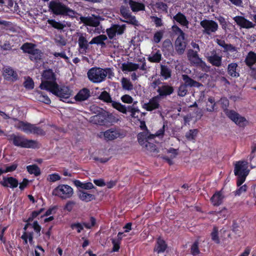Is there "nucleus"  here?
<instances>
[{
  "instance_id": "obj_1",
  "label": "nucleus",
  "mask_w": 256,
  "mask_h": 256,
  "mask_svg": "<svg viewBox=\"0 0 256 256\" xmlns=\"http://www.w3.org/2000/svg\"><path fill=\"white\" fill-rule=\"evenodd\" d=\"M43 78L40 88L41 90L50 92L54 95L62 98H68L71 96V90L66 86L60 87L56 82V74L51 69L44 71L42 74Z\"/></svg>"
},
{
  "instance_id": "obj_2",
  "label": "nucleus",
  "mask_w": 256,
  "mask_h": 256,
  "mask_svg": "<svg viewBox=\"0 0 256 256\" xmlns=\"http://www.w3.org/2000/svg\"><path fill=\"white\" fill-rule=\"evenodd\" d=\"M248 164L247 161L240 160L234 165V174L237 177L236 186H240L245 182L246 176L249 174Z\"/></svg>"
},
{
  "instance_id": "obj_3",
  "label": "nucleus",
  "mask_w": 256,
  "mask_h": 256,
  "mask_svg": "<svg viewBox=\"0 0 256 256\" xmlns=\"http://www.w3.org/2000/svg\"><path fill=\"white\" fill-rule=\"evenodd\" d=\"M48 7L51 12L56 15L68 16L74 18L76 14L74 10L59 1H50Z\"/></svg>"
},
{
  "instance_id": "obj_4",
  "label": "nucleus",
  "mask_w": 256,
  "mask_h": 256,
  "mask_svg": "<svg viewBox=\"0 0 256 256\" xmlns=\"http://www.w3.org/2000/svg\"><path fill=\"white\" fill-rule=\"evenodd\" d=\"M8 140L10 142H12L14 146L22 148H35L37 146L36 140H28L22 135L12 134L8 136Z\"/></svg>"
},
{
  "instance_id": "obj_5",
  "label": "nucleus",
  "mask_w": 256,
  "mask_h": 256,
  "mask_svg": "<svg viewBox=\"0 0 256 256\" xmlns=\"http://www.w3.org/2000/svg\"><path fill=\"white\" fill-rule=\"evenodd\" d=\"M110 70L109 68H92L88 72V77L92 82L99 83L106 79Z\"/></svg>"
},
{
  "instance_id": "obj_6",
  "label": "nucleus",
  "mask_w": 256,
  "mask_h": 256,
  "mask_svg": "<svg viewBox=\"0 0 256 256\" xmlns=\"http://www.w3.org/2000/svg\"><path fill=\"white\" fill-rule=\"evenodd\" d=\"M126 136V132L118 126H114L103 132V136L106 141H112L117 138H122Z\"/></svg>"
},
{
  "instance_id": "obj_7",
  "label": "nucleus",
  "mask_w": 256,
  "mask_h": 256,
  "mask_svg": "<svg viewBox=\"0 0 256 256\" xmlns=\"http://www.w3.org/2000/svg\"><path fill=\"white\" fill-rule=\"evenodd\" d=\"M73 194V190L67 184H60L52 191V194L62 199L70 198Z\"/></svg>"
},
{
  "instance_id": "obj_8",
  "label": "nucleus",
  "mask_w": 256,
  "mask_h": 256,
  "mask_svg": "<svg viewBox=\"0 0 256 256\" xmlns=\"http://www.w3.org/2000/svg\"><path fill=\"white\" fill-rule=\"evenodd\" d=\"M200 25L203 28L202 33L208 36L216 32L218 28L217 22L212 20L204 19L200 21Z\"/></svg>"
},
{
  "instance_id": "obj_9",
  "label": "nucleus",
  "mask_w": 256,
  "mask_h": 256,
  "mask_svg": "<svg viewBox=\"0 0 256 256\" xmlns=\"http://www.w3.org/2000/svg\"><path fill=\"white\" fill-rule=\"evenodd\" d=\"M228 114V118L240 127L244 128L248 123V120L244 116H240L234 110L230 111Z\"/></svg>"
},
{
  "instance_id": "obj_10",
  "label": "nucleus",
  "mask_w": 256,
  "mask_h": 256,
  "mask_svg": "<svg viewBox=\"0 0 256 256\" xmlns=\"http://www.w3.org/2000/svg\"><path fill=\"white\" fill-rule=\"evenodd\" d=\"M90 222H83L82 223L74 222L70 224V228L72 230H76L78 233H80L83 230L84 226L87 229H90L96 224V219L94 216L90 218Z\"/></svg>"
},
{
  "instance_id": "obj_11",
  "label": "nucleus",
  "mask_w": 256,
  "mask_h": 256,
  "mask_svg": "<svg viewBox=\"0 0 256 256\" xmlns=\"http://www.w3.org/2000/svg\"><path fill=\"white\" fill-rule=\"evenodd\" d=\"M156 91L158 94L156 96L160 99L164 98L172 94L174 92V88L173 86L166 82H163L161 86H158Z\"/></svg>"
},
{
  "instance_id": "obj_12",
  "label": "nucleus",
  "mask_w": 256,
  "mask_h": 256,
  "mask_svg": "<svg viewBox=\"0 0 256 256\" xmlns=\"http://www.w3.org/2000/svg\"><path fill=\"white\" fill-rule=\"evenodd\" d=\"M101 18L98 16L92 15V16H81L80 21L85 25L92 27H97L100 24Z\"/></svg>"
},
{
  "instance_id": "obj_13",
  "label": "nucleus",
  "mask_w": 256,
  "mask_h": 256,
  "mask_svg": "<svg viewBox=\"0 0 256 256\" xmlns=\"http://www.w3.org/2000/svg\"><path fill=\"white\" fill-rule=\"evenodd\" d=\"M126 26L124 25L120 26L118 24H112L110 28H107L106 32L108 38L112 39L116 34H122L124 32Z\"/></svg>"
},
{
  "instance_id": "obj_14",
  "label": "nucleus",
  "mask_w": 256,
  "mask_h": 256,
  "mask_svg": "<svg viewBox=\"0 0 256 256\" xmlns=\"http://www.w3.org/2000/svg\"><path fill=\"white\" fill-rule=\"evenodd\" d=\"M18 180L13 176H3L2 180L0 182V185L4 188H15L18 186Z\"/></svg>"
},
{
  "instance_id": "obj_15",
  "label": "nucleus",
  "mask_w": 256,
  "mask_h": 256,
  "mask_svg": "<svg viewBox=\"0 0 256 256\" xmlns=\"http://www.w3.org/2000/svg\"><path fill=\"white\" fill-rule=\"evenodd\" d=\"M3 75L5 79L8 81L16 82L18 79L16 72L10 66L4 68Z\"/></svg>"
},
{
  "instance_id": "obj_16",
  "label": "nucleus",
  "mask_w": 256,
  "mask_h": 256,
  "mask_svg": "<svg viewBox=\"0 0 256 256\" xmlns=\"http://www.w3.org/2000/svg\"><path fill=\"white\" fill-rule=\"evenodd\" d=\"M211 54L207 56L208 61L213 66L219 67L222 63V56L217 54L216 50H213L210 52Z\"/></svg>"
},
{
  "instance_id": "obj_17",
  "label": "nucleus",
  "mask_w": 256,
  "mask_h": 256,
  "mask_svg": "<svg viewBox=\"0 0 256 256\" xmlns=\"http://www.w3.org/2000/svg\"><path fill=\"white\" fill-rule=\"evenodd\" d=\"M159 99L160 98L156 96L152 97L149 100L148 103L144 104L142 108L149 112L158 109L160 107Z\"/></svg>"
},
{
  "instance_id": "obj_18",
  "label": "nucleus",
  "mask_w": 256,
  "mask_h": 256,
  "mask_svg": "<svg viewBox=\"0 0 256 256\" xmlns=\"http://www.w3.org/2000/svg\"><path fill=\"white\" fill-rule=\"evenodd\" d=\"M234 20L236 24L241 28H254V24L252 22L246 19L244 16H236L234 18Z\"/></svg>"
},
{
  "instance_id": "obj_19",
  "label": "nucleus",
  "mask_w": 256,
  "mask_h": 256,
  "mask_svg": "<svg viewBox=\"0 0 256 256\" xmlns=\"http://www.w3.org/2000/svg\"><path fill=\"white\" fill-rule=\"evenodd\" d=\"M90 96V92L88 88L80 90L74 96V98L76 102H83L87 100Z\"/></svg>"
},
{
  "instance_id": "obj_20",
  "label": "nucleus",
  "mask_w": 256,
  "mask_h": 256,
  "mask_svg": "<svg viewBox=\"0 0 256 256\" xmlns=\"http://www.w3.org/2000/svg\"><path fill=\"white\" fill-rule=\"evenodd\" d=\"M184 36H178L175 42V48L178 54H182L186 48V44L184 42Z\"/></svg>"
},
{
  "instance_id": "obj_21",
  "label": "nucleus",
  "mask_w": 256,
  "mask_h": 256,
  "mask_svg": "<svg viewBox=\"0 0 256 256\" xmlns=\"http://www.w3.org/2000/svg\"><path fill=\"white\" fill-rule=\"evenodd\" d=\"M167 248L168 244L166 241L161 238L159 237L156 240L154 248V251L157 252L158 254L163 253L165 252Z\"/></svg>"
},
{
  "instance_id": "obj_22",
  "label": "nucleus",
  "mask_w": 256,
  "mask_h": 256,
  "mask_svg": "<svg viewBox=\"0 0 256 256\" xmlns=\"http://www.w3.org/2000/svg\"><path fill=\"white\" fill-rule=\"evenodd\" d=\"M246 64L252 70H254L252 66L256 63V53L253 51L249 52L244 60Z\"/></svg>"
},
{
  "instance_id": "obj_23",
  "label": "nucleus",
  "mask_w": 256,
  "mask_h": 256,
  "mask_svg": "<svg viewBox=\"0 0 256 256\" xmlns=\"http://www.w3.org/2000/svg\"><path fill=\"white\" fill-rule=\"evenodd\" d=\"M90 121L99 125L106 124V111L99 112L98 114L90 117Z\"/></svg>"
},
{
  "instance_id": "obj_24",
  "label": "nucleus",
  "mask_w": 256,
  "mask_h": 256,
  "mask_svg": "<svg viewBox=\"0 0 256 256\" xmlns=\"http://www.w3.org/2000/svg\"><path fill=\"white\" fill-rule=\"evenodd\" d=\"M228 74L231 77L237 78L240 76L238 64L236 62H232L228 64L227 68Z\"/></svg>"
},
{
  "instance_id": "obj_25",
  "label": "nucleus",
  "mask_w": 256,
  "mask_h": 256,
  "mask_svg": "<svg viewBox=\"0 0 256 256\" xmlns=\"http://www.w3.org/2000/svg\"><path fill=\"white\" fill-rule=\"evenodd\" d=\"M224 196L222 190L216 192L210 198V201L214 206H219L223 201Z\"/></svg>"
},
{
  "instance_id": "obj_26",
  "label": "nucleus",
  "mask_w": 256,
  "mask_h": 256,
  "mask_svg": "<svg viewBox=\"0 0 256 256\" xmlns=\"http://www.w3.org/2000/svg\"><path fill=\"white\" fill-rule=\"evenodd\" d=\"M108 39L107 36L104 34H100L96 36L93 38L92 40L90 42L89 44H96L100 45L102 48H106V44L104 42Z\"/></svg>"
},
{
  "instance_id": "obj_27",
  "label": "nucleus",
  "mask_w": 256,
  "mask_h": 256,
  "mask_svg": "<svg viewBox=\"0 0 256 256\" xmlns=\"http://www.w3.org/2000/svg\"><path fill=\"white\" fill-rule=\"evenodd\" d=\"M128 3L133 12H138L145 10V5L142 2L129 0Z\"/></svg>"
},
{
  "instance_id": "obj_28",
  "label": "nucleus",
  "mask_w": 256,
  "mask_h": 256,
  "mask_svg": "<svg viewBox=\"0 0 256 256\" xmlns=\"http://www.w3.org/2000/svg\"><path fill=\"white\" fill-rule=\"evenodd\" d=\"M139 68V64L132 62H127L122 64L121 70L123 72H134Z\"/></svg>"
},
{
  "instance_id": "obj_29",
  "label": "nucleus",
  "mask_w": 256,
  "mask_h": 256,
  "mask_svg": "<svg viewBox=\"0 0 256 256\" xmlns=\"http://www.w3.org/2000/svg\"><path fill=\"white\" fill-rule=\"evenodd\" d=\"M182 78L183 80L184 81V84H185L188 87H199L201 84L194 80L192 78H190L188 75L187 74H182Z\"/></svg>"
},
{
  "instance_id": "obj_30",
  "label": "nucleus",
  "mask_w": 256,
  "mask_h": 256,
  "mask_svg": "<svg viewBox=\"0 0 256 256\" xmlns=\"http://www.w3.org/2000/svg\"><path fill=\"white\" fill-rule=\"evenodd\" d=\"M216 43L218 45L224 48V52H236V48L232 44H226L224 40H216Z\"/></svg>"
},
{
  "instance_id": "obj_31",
  "label": "nucleus",
  "mask_w": 256,
  "mask_h": 256,
  "mask_svg": "<svg viewBox=\"0 0 256 256\" xmlns=\"http://www.w3.org/2000/svg\"><path fill=\"white\" fill-rule=\"evenodd\" d=\"M32 126V124L23 121H19L18 124L17 128L21 130L25 133L31 134Z\"/></svg>"
},
{
  "instance_id": "obj_32",
  "label": "nucleus",
  "mask_w": 256,
  "mask_h": 256,
  "mask_svg": "<svg viewBox=\"0 0 256 256\" xmlns=\"http://www.w3.org/2000/svg\"><path fill=\"white\" fill-rule=\"evenodd\" d=\"M42 52L40 50L36 48L30 54L29 58L33 62H38L42 60Z\"/></svg>"
},
{
  "instance_id": "obj_33",
  "label": "nucleus",
  "mask_w": 256,
  "mask_h": 256,
  "mask_svg": "<svg viewBox=\"0 0 256 256\" xmlns=\"http://www.w3.org/2000/svg\"><path fill=\"white\" fill-rule=\"evenodd\" d=\"M78 196L80 200L86 202H90L96 198L94 195L88 194L82 190H80Z\"/></svg>"
},
{
  "instance_id": "obj_34",
  "label": "nucleus",
  "mask_w": 256,
  "mask_h": 256,
  "mask_svg": "<svg viewBox=\"0 0 256 256\" xmlns=\"http://www.w3.org/2000/svg\"><path fill=\"white\" fill-rule=\"evenodd\" d=\"M174 18L178 22L184 26H187L188 24V21L186 16L180 12H178L174 16Z\"/></svg>"
},
{
  "instance_id": "obj_35",
  "label": "nucleus",
  "mask_w": 256,
  "mask_h": 256,
  "mask_svg": "<svg viewBox=\"0 0 256 256\" xmlns=\"http://www.w3.org/2000/svg\"><path fill=\"white\" fill-rule=\"evenodd\" d=\"M36 45L30 42L24 43L20 47V49L24 53H27L30 54L36 49Z\"/></svg>"
},
{
  "instance_id": "obj_36",
  "label": "nucleus",
  "mask_w": 256,
  "mask_h": 256,
  "mask_svg": "<svg viewBox=\"0 0 256 256\" xmlns=\"http://www.w3.org/2000/svg\"><path fill=\"white\" fill-rule=\"evenodd\" d=\"M162 56L160 50H157L154 53H152L148 58V60L150 62L158 63L162 60Z\"/></svg>"
},
{
  "instance_id": "obj_37",
  "label": "nucleus",
  "mask_w": 256,
  "mask_h": 256,
  "mask_svg": "<svg viewBox=\"0 0 256 256\" xmlns=\"http://www.w3.org/2000/svg\"><path fill=\"white\" fill-rule=\"evenodd\" d=\"M160 74L165 80H167L170 78L172 71L167 66L162 64L160 66Z\"/></svg>"
},
{
  "instance_id": "obj_38",
  "label": "nucleus",
  "mask_w": 256,
  "mask_h": 256,
  "mask_svg": "<svg viewBox=\"0 0 256 256\" xmlns=\"http://www.w3.org/2000/svg\"><path fill=\"white\" fill-rule=\"evenodd\" d=\"M216 109L217 107L216 106L214 98L212 96L209 97L206 103V110L209 112H212Z\"/></svg>"
},
{
  "instance_id": "obj_39",
  "label": "nucleus",
  "mask_w": 256,
  "mask_h": 256,
  "mask_svg": "<svg viewBox=\"0 0 256 256\" xmlns=\"http://www.w3.org/2000/svg\"><path fill=\"white\" fill-rule=\"evenodd\" d=\"M211 239L216 244L220 243V238L218 236V228L216 226H214L210 234Z\"/></svg>"
},
{
  "instance_id": "obj_40",
  "label": "nucleus",
  "mask_w": 256,
  "mask_h": 256,
  "mask_svg": "<svg viewBox=\"0 0 256 256\" xmlns=\"http://www.w3.org/2000/svg\"><path fill=\"white\" fill-rule=\"evenodd\" d=\"M220 103L221 104V107L222 108L224 114L228 116V112L230 111H234V110H228V108L229 106V100L226 98H220Z\"/></svg>"
},
{
  "instance_id": "obj_41",
  "label": "nucleus",
  "mask_w": 256,
  "mask_h": 256,
  "mask_svg": "<svg viewBox=\"0 0 256 256\" xmlns=\"http://www.w3.org/2000/svg\"><path fill=\"white\" fill-rule=\"evenodd\" d=\"M98 99L106 103H112L113 100L110 94L106 90L102 92L98 97Z\"/></svg>"
},
{
  "instance_id": "obj_42",
  "label": "nucleus",
  "mask_w": 256,
  "mask_h": 256,
  "mask_svg": "<svg viewBox=\"0 0 256 256\" xmlns=\"http://www.w3.org/2000/svg\"><path fill=\"white\" fill-rule=\"evenodd\" d=\"M26 170L29 174H34L36 176H40L41 173L40 168L36 164L28 166Z\"/></svg>"
},
{
  "instance_id": "obj_43",
  "label": "nucleus",
  "mask_w": 256,
  "mask_h": 256,
  "mask_svg": "<svg viewBox=\"0 0 256 256\" xmlns=\"http://www.w3.org/2000/svg\"><path fill=\"white\" fill-rule=\"evenodd\" d=\"M48 24L50 25L52 28L58 30H62L66 26L65 24L60 22H56L54 19H48L47 20Z\"/></svg>"
},
{
  "instance_id": "obj_44",
  "label": "nucleus",
  "mask_w": 256,
  "mask_h": 256,
  "mask_svg": "<svg viewBox=\"0 0 256 256\" xmlns=\"http://www.w3.org/2000/svg\"><path fill=\"white\" fill-rule=\"evenodd\" d=\"M112 106L121 112L122 114H126L127 112V109L126 106L122 104L120 102H117L115 101H113L112 103Z\"/></svg>"
},
{
  "instance_id": "obj_45",
  "label": "nucleus",
  "mask_w": 256,
  "mask_h": 256,
  "mask_svg": "<svg viewBox=\"0 0 256 256\" xmlns=\"http://www.w3.org/2000/svg\"><path fill=\"white\" fill-rule=\"evenodd\" d=\"M112 106L121 112L122 114H126L127 112V109L126 106L122 104L120 102H117L115 101H113L112 103Z\"/></svg>"
},
{
  "instance_id": "obj_46",
  "label": "nucleus",
  "mask_w": 256,
  "mask_h": 256,
  "mask_svg": "<svg viewBox=\"0 0 256 256\" xmlns=\"http://www.w3.org/2000/svg\"><path fill=\"white\" fill-rule=\"evenodd\" d=\"M79 48L84 50H86L88 48V44L86 38L82 35L79 36L78 40Z\"/></svg>"
},
{
  "instance_id": "obj_47",
  "label": "nucleus",
  "mask_w": 256,
  "mask_h": 256,
  "mask_svg": "<svg viewBox=\"0 0 256 256\" xmlns=\"http://www.w3.org/2000/svg\"><path fill=\"white\" fill-rule=\"evenodd\" d=\"M198 134L197 129L190 130L186 134V138L188 140L194 142Z\"/></svg>"
},
{
  "instance_id": "obj_48",
  "label": "nucleus",
  "mask_w": 256,
  "mask_h": 256,
  "mask_svg": "<svg viewBox=\"0 0 256 256\" xmlns=\"http://www.w3.org/2000/svg\"><path fill=\"white\" fill-rule=\"evenodd\" d=\"M122 84L124 90H130L133 88V85L129 80L126 78H123L122 79Z\"/></svg>"
},
{
  "instance_id": "obj_49",
  "label": "nucleus",
  "mask_w": 256,
  "mask_h": 256,
  "mask_svg": "<svg viewBox=\"0 0 256 256\" xmlns=\"http://www.w3.org/2000/svg\"><path fill=\"white\" fill-rule=\"evenodd\" d=\"M118 121V118L112 114L106 112V124L108 123H116Z\"/></svg>"
},
{
  "instance_id": "obj_50",
  "label": "nucleus",
  "mask_w": 256,
  "mask_h": 256,
  "mask_svg": "<svg viewBox=\"0 0 256 256\" xmlns=\"http://www.w3.org/2000/svg\"><path fill=\"white\" fill-rule=\"evenodd\" d=\"M124 20H122V22H126L128 24H131L135 26H138V22L136 20L135 16L132 15H130L128 16V18H124Z\"/></svg>"
},
{
  "instance_id": "obj_51",
  "label": "nucleus",
  "mask_w": 256,
  "mask_h": 256,
  "mask_svg": "<svg viewBox=\"0 0 256 256\" xmlns=\"http://www.w3.org/2000/svg\"><path fill=\"white\" fill-rule=\"evenodd\" d=\"M24 86L28 90L33 89L34 88V80L30 77L27 76L24 82Z\"/></svg>"
},
{
  "instance_id": "obj_52",
  "label": "nucleus",
  "mask_w": 256,
  "mask_h": 256,
  "mask_svg": "<svg viewBox=\"0 0 256 256\" xmlns=\"http://www.w3.org/2000/svg\"><path fill=\"white\" fill-rule=\"evenodd\" d=\"M128 111L131 112V116L134 118H138V114H140L142 116V114L140 112V110L135 108H132L130 106H128Z\"/></svg>"
},
{
  "instance_id": "obj_53",
  "label": "nucleus",
  "mask_w": 256,
  "mask_h": 256,
  "mask_svg": "<svg viewBox=\"0 0 256 256\" xmlns=\"http://www.w3.org/2000/svg\"><path fill=\"white\" fill-rule=\"evenodd\" d=\"M138 143L141 146H145L146 143L148 142V138H146V134L144 132H140L138 136Z\"/></svg>"
},
{
  "instance_id": "obj_54",
  "label": "nucleus",
  "mask_w": 256,
  "mask_h": 256,
  "mask_svg": "<svg viewBox=\"0 0 256 256\" xmlns=\"http://www.w3.org/2000/svg\"><path fill=\"white\" fill-rule=\"evenodd\" d=\"M120 13L123 18H128L132 14L128 8L124 6H122L120 8Z\"/></svg>"
},
{
  "instance_id": "obj_55",
  "label": "nucleus",
  "mask_w": 256,
  "mask_h": 256,
  "mask_svg": "<svg viewBox=\"0 0 256 256\" xmlns=\"http://www.w3.org/2000/svg\"><path fill=\"white\" fill-rule=\"evenodd\" d=\"M31 134H36L40 136H44L46 132L40 127L36 126L33 124Z\"/></svg>"
},
{
  "instance_id": "obj_56",
  "label": "nucleus",
  "mask_w": 256,
  "mask_h": 256,
  "mask_svg": "<svg viewBox=\"0 0 256 256\" xmlns=\"http://www.w3.org/2000/svg\"><path fill=\"white\" fill-rule=\"evenodd\" d=\"M188 86L184 84L180 85L178 90V95L180 96H184L188 93Z\"/></svg>"
},
{
  "instance_id": "obj_57",
  "label": "nucleus",
  "mask_w": 256,
  "mask_h": 256,
  "mask_svg": "<svg viewBox=\"0 0 256 256\" xmlns=\"http://www.w3.org/2000/svg\"><path fill=\"white\" fill-rule=\"evenodd\" d=\"M190 252L194 256L197 255L200 253V250L198 248V242L195 241L190 248Z\"/></svg>"
},
{
  "instance_id": "obj_58",
  "label": "nucleus",
  "mask_w": 256,
  "mask_h": 256,
  "mask_svg": "<svg viewBox=\"0 0 256 256\" xmlns=\"http://www.w3.org/2000/svg\"><path fill=\"white\" fill-rule=\"evenodd\" d=\"M164 32L162 30H159L156 32L154 36V42L158 44L160 42L162 36Z\"/></svg>"
},
{
  "instance_id": "obj_59",
  "label": "nucleus",
  "mask_w": 256,
  "mask_h": 256,
  "mask_svg": "<svg viewBox=\"0 0 256 256\" xmlns=\"http://www.w3.org/2000/svg\"><path fill=\"white\" fill-rule=\"evenodd\" d=\"M55 42L58 44L62 46H64L66 44V40L62 35H58L56 36Z\"/></svg>"
},
{
  "instance_id": "obj_60",
  "label": "nucleus",
  "mask_w": 256,
  "mask_h": 256,
  "mask_svg": "<svg viewBox=\"0 0 256 256\" xmlns=\"http://www.w3.org/2000/svg\"><path fill=\"white\" fill-rule=\"evenodd\" d=\"M6 168L4 170L5 173H7L8 172H12L14 171L18 166V164L17 163L14 162L10 166H4Z\"/></svg>"
},
{
  "instance_id": "obj_61",
  "label": "nucleus",
  "mask_w": 256,
  "mask_h": 256,
  "mask_svg": "<svg viewBox=\"0 0 256 256\" xmlns=\"http://www.w3.org/2000/svg\"><path fill=\"white\" fill-rule=\"evenodd\" d=\"M60 176L58 173H54L49 174L48 177V180L50 182H54L60 180Z\"/></svg>"
},
{
  "instance_id": "obj_62",
  "label": "nucleus",
  "mask_w": 256,
  "mask_h": 256,
  "mask_svg": "<svg viewBox=\"0 0 256 256\" xmlns=\"http://www.w3.org/2000/svg\"><path fill=\"white\" fill-rule=\"evenodd\" d=\"M162 48L163 52H164L165 50H170L172 48V46L170 41L168 40H165L163 42Z\"/></svg>"
},
{
  "instance_id": "obj_63",
  "label": "nucleus",
  "mask_w": 256,
  "mask_h": 256,
  "mask_svg": "<svg viewBox=\"0 0 256 256\" xmlns=\"http://www.w3.org/2000/svg\"><path fill=\"white\" fill-rule=\"evenodd\" d=\"M39 100L46 104H50L51 103V100L46 94H40L39 96Z\"/></svg>"
},
{
  "instance_id": "obj_64",
  "label": "nucleus",
  "mask_w": 256,
  "mask_h": 256,
  "mask_svg": "<svg viewBox=\"0 0 256 256\" xmlns=\"http://www.w3.org/2000/svg\"><path fill=\"white\" fill-rule=\"evenodd\" d=\"M239 188L234 192L235 196H240L242 192L247 190L248 186L246 184L238 186Z\"/></svg>"
}]
</instances>
